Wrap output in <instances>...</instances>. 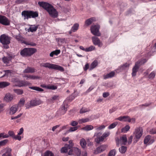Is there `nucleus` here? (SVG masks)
Masks as SVG:
<instances>
[{
    "label": "nucleus",
    "instance_id": "22",
    "mask_svg": "<svg viewBox=\"0 0 156 156\" xmlns=\"http://www.w3.org/2000/svg\"><path fill=\"white\" fill-rule=\"evenodd\" d=\"M115 72L114 71H112L109 73L103 75V77L104 79L110 78L114 77L115 76Z\"/></svg>",
    "mask_w": 156,
    "mask_h": 156
},
{
    "label": "nucleus",
    "instance_id": "42",
    "mask_svg": "<svg viewBox=\"0 0 156 156\" xmlns=\"http://www.w3.org/2000/svg\"><path fill=\"white\" fill-rule=\"evenodd\" d=\"M75 97L73 94H72L69 97H67L66 100L68 102H70L75 98Z\"/></svg>",
    "mask_w": 156,
    "mask_h": 156
},
{
    "label": "nucleus",
    "instance_id": "44",
    "mask_svg": "<svg viewBox=\"0 0 156 156\" xmlns=\"http://www.w3.org/2000/svg\"><path fill=\"white\" fill-rule=\"evenodd\" d=\"M116 154V150L113 149L110 150L108 154V156H115Z\"/></svg>",
    "mask_w": 156,
    "mask_h": 156
},
{
    "label": "nucleus",
    "instance_id": "20",
    "mask_svg": "<svg viewBox=\"0 0 156 156\" xmlns=\"http://www.w3.org/2000/svg\"><path fill=\"white\" fill-rule=\"evenodd\" d=\"M5 152L3 153L2 156H12V149L8 147L5 149Z\"/></svg>",
    "mask_w": 156,
    "mask_h": 156
},
{
    "label": "nucleus",
    "instance_id": "49",
    "mask_svg": "<svg viewBox=\"0 0 156 156\" xmlns=\"http://www.w3.org/2000/svg\"><path fill=\"white\" fill-rule=\"evenodd\" d=\"M90 111V110L87 109V108H81L80 111V114H82Z\"/></svg>",
    "mask_w": 156,
    "mask_h": 156
},
{
    "label": "nucleus",
    "instance_id": "40",
    "mask_svg": "<svg viewBox=\"0 0 156 156\" xmlns=\"http://www.w3.org/2000/svg\"><path fill=\"white\" fill-rule=\"evenodd\" d=\"M120 153L122 154L125 153L126 151L127 147L126 146H122L119 149Z\"/></svg>",
    "mask_w": 156,
    "mask_h": 156
},
{
    "label": "nucleus",
    "instance_id": "30",
    "mask_svg": "<svg viewBox=\"0 0 156 156\" xmlns=\"http://www.w3.org/2000/svg\"><path fill=\"white\" fill-rule=\"evenodd\" d=\"M93 126L91 125H87L81 128V129L86 131L90 130L93 129Z\"/></svg>",
    "mask_w": 156,
    "mask_h": 156
},
{
    "label": "nucleus",
    "instance_id": "4",
    "mask_svg": "<svg viewBox=\"0 0 156 156\" xmlns=\"http://www.w3.org/2000/svg\"><path fill=\"white\" fill-rule=\"evenodd\" d=\"M147 60V59L143 58L140 61L137 62L136 63L135 66L132 69V76H134L136 75V73L138 71L140 66L146 62Z\"/></svg>",
    "mask_w": 156,
    "mask_h": 156
},
{
    "label": "nucleus",
    "instance_id": "32",
    "mask_svg": "<svg viewBox=\"0 0 156 156\" xmlns=\"http://www.w3.org/2000/svg\"><path fill=\"white\" fill-rule=\"evenodd\" d=\"M35 71V69L33 68L30 67H28L23 72L24 73H33Z\"/></svg>",
    "mask_w": 156,
    "mask_h": 156
},
{
    "label": "nucleus",
    "instance_id": "57",
    "mask_svg": "<svg viewBox=\"0 0 156 156\" xmlns=\"http://www.w3.org/2000/svg\"><path fill=\"white\" fill-rule=\"evenodd\" d=\"M20 135H18V133L17 135L16 136H15V135L14 137L13 138V139H14L16 140H18L20 141L21 140L22 137L21 136H20Z\"/></svg>",
    "mask_w": 156,
    "mask_h": 156
},
{
    "label": "nucleus",
    "instance_id": "18",
    "mask_svg": "<svg viewBox=\"0 0 156 156\" xmlns=\"http://www.w3.org/2000/svg\"><path fill=\"white\" fill-rule=\"evenodd\" d=\"M15 38L16 39L19 41H20L22 43H24L26 44L31 45L32 46L35 45V43H29L28 42H26L24 41L23 38L21 36L20 34L16 36Z\"/></svg>",
    "mask_w": 156,
    "mask_h": 156
},
{
    "label": "nucleus",
    "instance_id": "14",
    "mask_svg": "<svg viewBox=\"0 0 156 156\" xmlns=\"http://www.w3.org/2000/svg\"><path fill=\"white\" fill-rule=\"evenodd\" d=\"M92 42L95 45H97L99 47H101L103 45L102 42L98 37L94 36L91 38Z\"/></svg>",
    "mask_w": 156,
    "mask_h": 156
},
{
    "label": "nucleus",
    "instance_id": "50",
    "mask_svg": "<svg viewBox=\"0 0 156 156\" xmlns=\"http://www.w3.org/2000/svg\"><path fill=\"white\" fill-rule=\"evenodd\" d=\"M25 102V100L24 98H21L18 103V105L20 106H23L24 105Z\"/></svg>",
    "mask_w": 156,
    "mask_h": 156
},
{
    "label": "nucleus",
    "instance_id": "39",
    "mask_svg": "<svg viewBox=\"0 0 156 156\" xmlns=\"http://www.w3.org/2000/svg\"><path fill=\"white\" fill-rule=\"evenodd\" d=\"M10 85V83L7 82H0V87H5Z\"/></svg>",
    "mask_w": 156,
    "mask_h": 156
},
{
    "label": "nucleus",
    "instance_id": "3",
    "mask_svg": "<svg viewBox=\"0 0 156 156\" xmlns=\"http://www.w3.org/2000/svg\"><path fill=\"white\" fill-rule=\"evenodd\" d=\"M40 66L41 67L47 68L49 69L58 70L61 72H63L64 71V68L60 66L49 63H43L41 64Z\"/></svg>",
    "mask_w": 156,
    "mask_h": 156
},
{
    "label": "nucleus",
    "instance_id": "24",
    "mask_svg": "<svg viewBox=\"0 0 156 156\" xmlns=\"http://www.w3.org/2000/svg\"><path fill=\"white\" fill-rule=\"evenodd\" d=\"M18 108V105H14L12 106L10 109V114L11 115L14 114L17 111Z\"/></svg>",
    "mask_w": 156,
    "mask_h": 156
},
{
    "label": "nucleus",
    "instance_id": "12",
    "mask_svg": "<svg viewBox=\"0 0 156 156\" xmlns=\"http://www.w3.org/2000/svg\"><path fill=\"white\" fill-rule=\"evenodd\" d=\"M41 103V101L40 100L34 99L31 100L30 101L29 104L26 105L27 108H29L33 107L39 105Z\"/></svg>",
    "mask_w": 156,
    "mask_h": 156
},
{
    "label": "nucleus",
    "instance_id": "52",
    "mask_svg": "<svg viewBox=\"0 0 156 156\" xmlns=\"http://www.w3.org/2000/svg\"><path fill=\"white\" fill-rule=\"evenodd\" d=\"M95 49V47L94 46H91L88 48H87V52L91 51Z\"/></svg>",
    "mask_w": 156,
    "mask_h": 156
},
{
    "label": "nucleus",
    "instance_id": "25",
    "mask_svg": "<svg viewBox=\"0 0 156 156\" xmlns=\"http://www.w3.org/2000/svg\"><path fill=\"white\" fill-rule=\"evenodd\" d=\"M80 143L81 147L83 149H85L86 147L87 140H86L85 139L82 138L80 140Z\"/></svg>",
    "mask_w": 156,
    "mask_h": 156
},
{
    "label": "nucleus",
    "instance_id": "27",
    "mask_svg": "<svg viewBox=\"0 0 156 156\" xmlns=\"http://www.w3.org/2000/svg\"><path fill=\"white\" fill-rule=\"evenodd\" d=\"M24 77H25L26 80H35L40 78L39 76L30 75H25L24 76Z\"/></svg>",
    "mask_w": 156,
    "mask_h": 156
},
{
    "label": "nucleus",
    "instance_id": "36",
    "mask_svg": "<svg viewBox=\"0 0 156 156\" xmlns=\"http://www.w3.org/2000/svg\"><path fill=\"white\" fill-rule=\"evenodd\" d=\"M43 156H55V155L52 151L47 150L44 153Z\"/></svg>",
    "mask_w": 156,
    "mask_h": 156
},
{
    "label": "nucleus",
    "instance_id": "51",
    "mask_svg": "<svg viewBox=\"0 0 156 156\" xmlns=\"http://www.w3.org/2000/svg\"><path fill=\"white\" fill-rule=\"evenodd\" d=\"M15 92L18 94H22L23 93V91L22 90L20 89H14Z\"/></svg>",
    "mask_w": 156,
    "mask_h": 156
},
{
    "label": "nucleus",
    "instance_id": "28",
    "mask_svg": "<svg viewBox=\"0 0 156 156\" xmlns=\"http://www.w3.org/2000/svg\"><path fill=\"white\" fill-rule=\"evenodd\" d=\"M98 62L97 60H94L91 64L89 68L90 70H91L95 68L98 65Z\"/></svg>",
    "mask_w": 156,
    "mask_h": 156
},
{
    "label": "nucleus",
    "instance_id": "5",
    "mask_svg": "<svg viewBox=\"0 0 156 156\" xmlns=\"http://www.w3.org/2000/svg\"><path fill=\"white\" fill-rule=\"evenodd\" d=\"M0 42L4 45L5 48H9L8 45L10 42V37L8 36L2 34L0 37Z\"/></svg>",
    "mask_w": 156,
    "mask_h": 156
},
{
    "label": "nucleus",
    "instance_id": "59",
    "mask_svg": "<svg viewBox=\"0 0 156 156\" xmlns=\"http://www.w3.org/2000/svg\"><path fill=\"white\" fill-rule=\"evenodd\" d=\"M5 73L4 76L7 75V76H11V71L10 70H7L5 71Z\"/></svg>",
    "mask_w": 156,
    "mask_h": 156
},
{
    "label": "nucleus",
    "instance_id": "9",
    "mask_svg": "<svg viewBox=\"0 0 156 156\" xmlns=\"http://www.w3.org/2000/svg\"><path fill=\"white\" fill-rule=\"evenodd\" d=\"M12 81L16 86L18 87H26L30 84L28 82L20 81L17 78H13Z\"/></svg>",
    "mask_w": 156,
    "mask_h": 156
},
{
    "label": "nucleus",
    "instance_id": "2",
    "mask_svg": "<svg viewBox=\"0 0 156 156\" xmlns=\"http://www.w3.org/2000/svg\"><path fill=\"white\" fill-rule=\"evenodd\" d=\"M69 144H66L65 146L62 147L60 150V152L61 153H66L68 152L69 155H72L73 154V148L74 147V143L72 140L69 141Z\"/></svg>",
    "mask_w": 156,
    "mask_h": 156
},
{
    "label": "nucleus",
    "instance_id": "60",
    "mask_svg": "<svg viewBox=\"0 0 156 156\" xmlns=\"http://www.w3.org/2000/svg\"><path fill=\"white\" fill-rule=\"evenodd\" d=\"M133 139V136H130L128 138V144H130L132 141V140Z\"/></svg>",
    "mask_w": 156,
    "mask_h": 156
},
{
    "label": "nucleus",
    "instance_id": "16",
    "mask_svg": "<svg viewBox=\"0 0 156 156\" xmlns=\"http://www.w3.org/2000/svg\"><path fill=\"white\" fill-rule=\"evenodd\" d=\"M154 141V139L153 138H152L151 136L150 135L146 136L144 140V143L145 144H151Z\"/></svg>",
    "mask_w": 156,
    "mask_h": 156
},
{
    "label": "nucleus",
    "instance_id": "23",
    "mask_svg": "<svg viewBox=\"0 0 156 156\" xmlns=\"http://www.w3.org/2000/svg\"><path fill=\"white\" fill-rule=\"evenodd\" d=\"M22 16L24 20L28 19L30 18V11H24L21 13Z\"/></svg>",
    "mask_w": 156,
    "mask_h": 156
},
{
    "label": "nucleus",
    "instance_id": "45",
    "mask_svg": "<svg viewBox=\"0 0 156 156\" xmlns=\"http://www.w3.org/2000/svg\"><path fill=\"white\" fill-rule=\"evenodd\" d=\"M156 73V72L155 71H153L151 72L149 75L148 78L151 79H153L155 76Z\"/></svg>",
    "mask_w": 156,
    "mask_h": 156
},
{
    "label": "nucleus",
    "instance_id": "29",
    "mask_svg": "<svg viewBox=\"0 0 156 156\" xmlns=\"http://www.w3.org/2000/svg\"><path fill=\"white\" fill-rule=\"evenodd\" d=\"M38 16L37 12L32 11H30V18H35L37 17Z\"/></svg>",
    "mask_w": 156,
    "mask_h": 156
},
{
    "label": "nucleus",
    "instance_id": "35",
    "mask_svg": "<svg viewBox=\"0 0 156 156\" xmlns=\"http://www.w3.org/2000/svg\"><path fill=\"white\" fill-rule=\"evenodd\" d=\"M130 129V127L128 125H126L124 127L122 128L121 129L122 133H126Z\"/></svg>",
    "mask_w": 156,
    "mask_h": 156
},
{
    "label": "nucleus",
    "instance_id": "8",
    "mask_svg": "<svg viewBox=\"0 0 156 156\" xmlns=\"http://www.w3.org/2000/svg\"><path fill=\"white\" fill-rule=\"evenodd\" d=\"M143 129L142 127H137L135 129L134 134L136 140V141H134L135 143L136 142L139 140L143 135Z\"/></svg>",
    "mask_w": 156,
    "mask_h": 156
},
{
    "label": "nucleus",
    "instance_id": "47",
    "mask_svg": "<svg viewBox=\"0 0 156 156\" xmlns=\"http://www.w3.org/2000/svg\"><path fill=\"white\" fill-rule=\"evenodd\" d=\"M118 124L117 122H114L108 126V129H110L114 128Z\"/></svg>",
    "mask_w": 156,
    "mask_h": 156
},
{
    "label": "nucleus",
    "instance_id": "19",
    "mask_svg": "<svg viewBox=\"0 0 156 156\" xmlns=\"http://www.w3.org/2000/svg\"><path fill=\"white\" fill-rule=\"evenodd\" d=\"M28 26V28H25V30L27 31L28 32H35L36 31L38 27L37 25H29Z\"/></svg>",
    "mask_w": 156,
    "mask_h": 156
},
{
    "label": "nucleus",
    "instance_id": "26",
    "mask_svg": "<svg viewBox=\"0 0 156 156\" xmlns=\"http://www.w3.org/2000/svg\"><path fill=\"white\" fill-rule=\"evenodd\" d=\"M96 20L95 18L94 17L91 18L87 20L85 22V25L88 26L90 25L93 22Z\"/></svg>",
    "mask_w": 156,
    "mask_h": 156
},
{
    "label": "nucleus",
    "instance_id": "64",
    "mask_svg": "<svg viewBox=\"0 0 156 156\" xmlns=\"http://www.w3.org/2000/svg\"><path fill=\"white\" fill-rule=\"evenodd\" d=\"M110 94L108 92H105L103 94V96L104 98H105L108 96Z\"/></svg>",
    "mask_w": 156,
    "mask_h": 156
},
{
    "label": "nucleus",
    "instance_id": "31",
    "mask_svg": "<svg viewBox=\"0 0 156 156\" xmlns=\"http://www.w3.org/2000/svg\"><path fill=\"white\" fill-rule=\"evenodd\" d=\"M73 150V153L74 152L75 154L78 156L80 155L81 153V151L78 148L76 147H74Z\"/></svg>",
    "mask_w": 156,
    "mask_h": 156
},
{
    "label": "nucleus",
    "instance_id": "15",
    "mask_svg": "<svg viewBox=\"0 0 156 156\" xmlns=\"http://www.w3.org/2000/svg\"><path fill=\"white\" fill-rule=\"evenodd\" d=\"M0 23L4 25L8 26L10 24V21L5 16L0 15Z\"/></svg>",
    "mask_w": 156,
    "mask_h": 156
},
{
    "label": "nucleus",
    "instance_id": "54",
    "mask_svg": "<svg viewBox=\"0 0 156 156\" xmlns=\"http://www.w3.org/2000/svg\"><path fill=\"white\" fill-rule=\"evenodd\" d=\"M8 135L9 136H9H11V137H12L13 139L15 135L13 131H11V130L9 131L8 132Z\"/></svg>",
    "mask_w": 156,
    "mask_h": 156
},
{
    "label": "nucleus",
    "instance_id": "43",
    "mask_svg": "<svg viewBox=\"0 0 156 156\" xmlns=\"http://www.w3.org/2000/svg\"><path fill=\"white\" fill-rule=\"evenodd\" d=\"M59 99V97L58 95H55L52 96L50 99L51 101L53 102L54 101L58 100Z\"/></svg>",
    "mask_w": 156,
    "mask_h": 156
},
{
    "label": "nucleus",
    "instance_id": "1",
    "mask_svg": "<svg viewBox=\"0 0 156 156\" xmlns=\"http://www.w3.org/2000/svg\"><path fill=\"white\" fill-rule=\"evenodd\" d=\"M38 4L39 6L45 9L52 17L55 18L58 17V13L56 10L49 3L43 2H39Z\"/></svg>",
    "mask_w": 156,
    "mask_h": 156
},
{
    "label": "nucleus",
    "instance_id": "46",
    "mask_svg": "<svg viewBox=\"0 0 156 156\" xmlns=\"http://www.w3.org/2000/svg\"><path fill=\"white\" fill-rule=\"evenodd\" d=\"M110 133L109 132L104 133L101 136L102 138H103V140H104L105 138L108 136H109Z\"/></svg>",
    "mask_w": 156,
    "mask_h": 156
},
{
    "label": "nucleus",
    "instance_id": "58",
    "mask_svg": "<svg viewBox=\"0 0 156 156\" xmlns=\"http://www.w3.org/2000/svg\"><path fill=\"white\" fill-rule=\"evenodd\" d=\"M78 124V122L75 121H72L70 125L73 126H76Z\"/></svg>",
    "mask_w": 156,
    "mask_h": 156
},
{
    "label": "nucleus",
    "instance_id": "37",
    "mask_svg": "<svg viewBox=\"0 0 156 156\" xmlns=\"http://www.w3.org/2000/svg\"><path fill=\"white\" fill-rule=\"evenodd\" d=\"M79 25L78 23L75 24L71 28V31L75 32L78 29Z\"/></svg>",
    "mask_w": 156,
    "mask_h": 156
},
{
    "label": "nucleus",
    "instance_id": "53",
    "mask_svg": "<svg viewBox=\"0 0 156 156\" xmlns=\"http://www.w3.org/2000/svg\"><path fill=\"white\" fill-rule=\"evenodd\" d=\"M114 71L115 72V73H118L123 71V70L121 66H120L118 67L117 69L114 70Z\"/></svg>",
    "mask_w": 156,
    "mask_h": 156
},
{
    "label": "nucleus",
    "instance_id": "11",
    "mask_svg": "<svg viewBox=\"0 0 156 156\" xmlns=\"http://www.w3.org/2000/svg\"><path fill=\"white\" fill-rule=\"evenodd\" d=\"M117 119L121 121H124L125 122H131L132 123H134L135 122L136 119L135 118H132L128 116H120L117 118Z\"/></svg>",
    "mask_w": 156,
    "mask_h": 156
},
{
    "label": "nucleus",
    "instance_id": "62",
    "mask_svg": "<svg viewBox=\"0 0 156 156\" xmlns=\"http://www.w3.org/2000/svg\"><path fill=\"white\" fill-rule=\"evenodd\" d=\"M150 133L151 134H154L156 133V129H152L150 131Z\"/></svg>",
    "mask_w": 156,
    "mask_h": 156
},
{
    "label": "nucleus",
    "instance_id": "48",
    "mask_svg": "<svg viewBox=\"0 0 156 156\" xmlns=\"http://www.w3.org/2000/svg\"><path fill=\"white\" fill-rule=\"evenodd\" d=\"M8 142V140L7 139L4 140L0 141V146L5 145Z\"/></svg>",
    "mask_w": 156,
    "mask_h": 156
},
{
    "label": "nucleus",
    "instance_id": "63",
    "mask_svg": "<svg viewBox=\"0 0 156 156\" xmlns=\"http://www.w3.org/2000/svg\"><path fill=\"white\" fill-rule=\"evenodd\" d=\"M87 143L88 146L90 147L93 145V142H90L89 139H87Z\"/></svg>",
    "mask_w": 156,
    "mask_h": 156
},
{
    "label": "nucleus",
    "instance_id": "41",
    "mask_svg": "<svg viewBox=\"0 0 156 156\" xmlns=\"http://www.w3.org/2000/svg\"><path fill=\"white\" fill-rule=\"evenodd\" d=\"M94 141L97 144H99L101 142H103L104 140L103 138L101 136V137H97L94 139Z\"/></svg>",
    "mask_w": 156,
    "mask_h": 156
},
{
    "label": "nucleus",
    "instance_id": "61",
    "mask_svg": "<svg viewBox=\"0 0 156 156\" xmlns=\"http://www.w3.org/2000/svg\"><path fill=\"white\" fill-rule=\"evenodd\" d=\"M62 110L63 112L62 113H65L67 110V108L64 105L63 106L62 108Z\"/></svg>",
    "mask_w": 156,
    "mask_h": 156
},
{
    "label": "nucleus",
    "instance_id": "38",
    "mask_svg": "<svg viewBox=\"0 0 156 156\" xmlns=\"http://www.w3.org/2000/svg\"><path fill=\"white\" fill-rule=\"evenodd\" d=\"M89 121V118L82 119H79L78 120V122L80 124H82L87 122Z\"/></svg>",
    "mask_w": 156,
    "mask_h": 156
},
{
    "label": "nucleus",
    "instance_id": "7",
    "mask_svg": "<svg viewBox=\"0 0 156 156\" xmlns=\"http://www.w3.org/2000/svg\"><path fill=\"white\" fill-rule=\"evenodd\" d=\"M116 144L119 146V144L126 145L127 142V137L126 135L124 134L122 136L119 137H116L115 138Z\"/></svg>",
    "mask_w": 156,
    "mask_h": 156
},
{
    "label": "nucleus",
    "instance_id": "33",
    "mask_svg": "<svg viewBox=\"0 0 156 156\" xmlns=\"http://www.w3.org/2000/svg\"><path fill=\"white\" fill-rule=\"evenodd\" d=\"M131 63H126L123 65H121L122 69L124 70H128L129 69V67Z\"/></svg>",
    "mask_w": 156,
    "mask_h": 156
},
{
    "label": "nucleus",
    "instance_id": "21",
    "mask_svg": "<svg viewBox=\"0 0 156 156\" xmlns=\"http://www.w3.org/2000/svg\"><path fill=\"white\" fill-rule=\"evenodd\" d=\"M14 98V96L10 93L6 94L4 98V100L6 102H9L12 101Z\"/></svg>",
    "mask_w": 156,
    "mask_h": 156
},
{
    "label": "nucleus",
    "instance_id": "55",
    "mask_svg": "<svg viewBox=\"0 0 156 156\" xmlns=\"http://www.w3.org/2000/svg\"><path fill=\"white\" fill-rule=\"evenodd\" d=\"M78 128V126H74V127H70L69 129V131L70 132H73L76 130Z\"/></svg>",
    "mask_w": 156,
    "mask_h": 156
},
{
    "label": "nucleus",
    "instance_id": "13",
    "mask_svg": "<svg viewBox=\"0 0 156 156\" xmlns=\"http://www.w3.org/2000/svg\"><path fill=\"white\" fill-rule=\"evenodd\" d=\"M108 147L107 144H103L99 146L94 150V154H96L104 151L107 149Z\"/></svg>",
    "mask_w": 156,
    "mask_h": 156
},
{
    "label": "nucleus",
    "instance_id": "6",
    "mask_svg": "<svg viewBox=\"0 0 156 156\" xmlns=\"http://www.w3.org/2000/svg\"><path fill=\"white\" fill-rule=\"evenodd\" d=\"M36 49L34 48H25L20 52L21 55L23 56H30L36 52Z\"/></svg>",
    "mask_w": 156,
    "mask_h": 156
},
{
    "label": "nucleus",
    "instance_id": "17",
    "mask_svg": "<svg viewBox=\"0 0 156 156\" xmlns=\"http://www.w3.org/2000/svg\"><path fill=\"white\" fill-rule=\"evenodd\" d=\"M13 56L12 55H9L6 56H4L2 58V60L3 63L7 65L10 64L11 62V60Z\"/></svg>",
    "mask_w": 156,
    "mask_h": 156
},
{
    "label": "nucleus",
    "instance_id": "56",
    "mask_svg": "<svg viewBox=\"0 0 156 156\" xmlns=\"http://www.w3.org/2000/svg\"><path fill=\"white\" fill-rule=\"evenodd\" d=\"M2 137L3 138H8L9 136L7 134H5L4 133H0V138Z\"/></svg>",
    "mask_w": 156,
    "mask_h": 156
},
{
    "label": "nucleus",
    "instance_id": "34",
    "mask_svg": "<svg viewBox=\"0 0 156 156\" xmlns=\"http://www.w3.org/2000/svg\"><path fill=\"white\" fill-rule=\"evenodd\" d=\"M60 50H56L54 51L51 52L50 54V56L52 57L54 55H57L60 53Z\"/></svg>",
    "mask_w": 156,
    "mask_h": 156
},
{
    "label": "nucleus",
    "instance_id": "10",
    "mask_svg": "<svg viewBox=\"0 0 156 156\" xmlns=\"http://www.w3.org/2000/svg\"><path fill=\"white\" fill-rule=\"evenodd\" d=\"M100 27V26L98 24L92 25L90 28L91 33L94 35L100 36L101 34L99 32Z\"/></svg>",
    "mask_w": 156,
    "mask_h": 156
}]
</instances>
